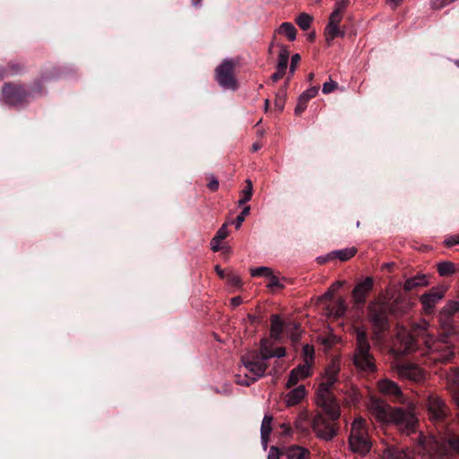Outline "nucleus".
<instances>
[{
	"label": "nucleus",
	"mask_w": 459,
	"mask_h": 459,
	"mask_svg": "<svg viewBox=\"0 0 459 459\" xmlns=\"http://www.w3.org/2000/svg\"><path fill=\"white\" fill-rule=\"evenodd\" d=\"M429 323L421 320L413 325L411 332L405 328H398L396 338L394 342L393 351L396 354H405L414 351L417 349V338H422L431 359L434 361L448 362L454 356L452 346L446 340V336H442L436 340L428 332Z\"/></svg>",
	"instance_id": "1"
},
{
	"label": "nucleus",
	"mask_w": 459,
	"mask_h": 459,
	"mask_svg": "<svg viewBox=\"0 0 459 459\" xmlns=\"http://www.w3.org/2000/svg\"><path fill=\"white\" fill-rule=\"evenodd\" d=\"M339 371V364L335 361L327 366L324 379L319 385L316 397L317 405L330 412L333 419L340 418L341 415L340 406L331 394L333 385L338 380Z\"/></svg>",
	"instance_id": "2"
},
{
	"label": "nucleus",
	"mask_w": 459,
	"mask_h": 459,
	"mask_svg": "<svg viewBox=\"0 0 459 459\" xmlns=\"http://www.w3.org/2000/svg\"><path fill=\"white\" fill-rule=\"evenodd\" d=\"M355 351L352 356L353 364L361 371L371 373L376 370L375 359L370 351L367 331L362 327L355 329Z\"/></svg>",
	"instance_id": "3"
},
{
	"label": "nucleus",
	"mask_w": 459,
	"mask_h": 459,
	"mask_svg": "<svg viewBox=\"0 0 459 459\" xmlns=\"http://www.w3.org/2000/svg\"><path fill=\"white\" fill-rule=\"evenodd\" d=\"M241 362L245 368L250 373V376L247 374L244 377L238 375L236 377V382L240 385L248 386L252 385L257 379L264 377L266 369L268 368L267 362L259 358L256 351H253L243 356L241 358Z\"/></svg>",
	"instance_id": "4"
},
{
	"label": "nucleus",
	"mask_w": 459,
	"mask_h": 459,
	"mask_svg": "<svg viewBox=\"0 0 459 459\" xmlns=\"http://www.w3.org/2000/svg\"><path fill=\"white\" fill-rule=\"evenodd\" d=\"M349 446L353 453L360 455H367L371 448L366 420L361 417L355 419L351 423Z\"/></svg>",
	"instance_id": "5"
},
{
	"label": "nucleus",
	"mask_w": 459,
	"mask_h": 459,
	"mask_svg": "<svg viewBox=\"0 0 459 459\" xmlns=\"http://www.w3.org/2000/svg\"><path fill=\"white\" fill-rule=\"evenodd\" d=\"M415 409V404L412 403H410L406 409L394 407L388 423L395 425L405 435L415 432L418 423Z\"/></svg>",
	"instance_id": "6"
},
{
	"label": "nucleus",
	"mask_w": 459,
	"mask_h": 459,
	"mask_svg": "<svg viewBox=\"0 0 459 459\" xmlns=\"http://www.w3.org/2000/svg\"><path fill=\"white\" fill-rule=\"evenodd\" d=\"M326 410L323 412L317 413L312 420L311 427L316 436L322 440L330 441L338 433L339 426L337 420Z\"/></svg>",
	"instance_id": "7"
},
{
	"label": "nucleus",
	"mask_w": 459,
	"mask_h": 459,
	"mask_svg": "<svg viewBox=\"0 0 459 459\" xmlns=\"http://www.w3.org/2000/svg\"><path fill=\"white\" fill-rule=\"evenodd\" d=\"M368 308L376 335H379L389 328V313L397 312L393 307L381 301L371 302Z\"/></svg>",
	"instance_id": "8"
},
{
	"label": "nucleus",
	"mask_w": 459,
	"mask_h": 459,
	"mask_svg": "<svg viewBox=\"0 0 459 459\" xmlns=\"http://www.w3.org/2000/svg\"><path fill=\"white\" fill-rule=\"evenodd\" d=\"M349 0H340L335 2L334 9L329 16L328 24L325 27V34L327 41H331L337 37H343L344 32L339 28L342 20V13L349 6Z\"/></svg>",
	"instance_id": "9"
},
{
	"label": "nucleus",
	"mask_w": 459,
	"mask_h": 459,
	"mask_svg": "<svg viewBox=\"0 0 459 459\" xmlns=\"http://www.w3.org/2000/svg\"><path fill=\"white\" fill-rule=\"evenodd\" d=\"M426 409L429 419L433 423H445L450 415V409L446 403L435 394L428 396Z\"/></svg>",
	"instance_id": "10"
},
{
	"label": "nucleus",
	"mask_w": 459,
	"mask_h": 459,
	"mask_svg": "<svg viewBox=\"0 0 459 459\" xmlns=\"http://www.w3.org/2000/svg\"><path fill=\"white\" fill-rule=\"evenodd\" d=\"M28 97L29 92L22 85L6 82L2 88L0 100L8 106L16 107L26 103Z\"/></svg>",
	"instance_id": "11"
},
{
	"label": "nucleus",
	"mask_w": 459,
	"mask_h": 459,
	"mask_svg": "<svg viewBox=\"0 0 459 459\" xmlns=\"http://www.w3.org/2000/svg\"><path fill=\"white\" fill-rule=\"evenodd\" d=\"M235 64L231 59H224L215 69V79L225 90H236L237 80L234 76Z\"/></svg>",
	"instance_id": "12"
},
{
	"label": "nucleus",
	"mask_w": 459,
	"mask_h": 459,
	"mask_svg": "<svg viewBox=\"0 0 459 459\" xmlns=\"http://www.w3.org/2000/svg\"><path fill=\"white\" fill-rule=\"evenodd\" d=\"M450 448L459 454V437H449L446 441H435L429 446L431 459H449Z\"/></svg>",
	"instance_id": "13"
},
{
	"label": "nucleus",
	"mask_w": 459,
	"mask_h": 459,
	"mask_svg": "<svg viewBox=\"0 0 459 459\" xmlns=\"http://www.w3.org/2000/svg\"><path fill=\"white\" fill-rule=\"evenodd\" d=\"M392 368L401 378L420 381L423 377L421 368L414 364L396 362Z\"/></svg>",
	"instance_id": "14"
},
{
	"label": "nucleus",
	"mask_w": 459,
	"mask_h": 459,
	"mask_svg": "<svg viewBox=\"0 0 459 459\" xmlns=\"http://www.w3.org/2000/svg\"><path fill=\"white\" fill-rule=\"evenodd\" d=\"M373 285L374 281L372 277H366L355 285L351 297L356 306L360 307L365 304L368 295L373 289Z\"/></svg>",
	"instance_id": "15"
},
{
	"label": "nucleus",
	"mask_w": 459,
	"mask_h": 459,
	"mask_svg": "<svg viewBox=\"0 0 459 459\" xmlns=\"http://www.w3.org/2000/svg\"><path fill=\"white\" fill-rule=\"evenodd\" d=\"M393 409L394 407L377 399H371L368 404L370 413L378 421L385 423H388Z\"/></svg>",
	"instance_id": "16"
},
{
	"label": "nucleus",
	"mask_w": 459,
	"mask_h": 459,
	"mask_svg": "<svg viewBox=\"0 0 459 459\" xmlns=\"http://www.w3.org/2000/svg\"><path fill=\"white\" fill-rule=\"evenodd\" d=\"M378 389L382 394L392 396L398 402L404 403L402 390L394 381L389 379H383L379 381Z\"/></svg>",
	"instance_id": "17"
},
{
	"label": "nucleus",
	"mask_w": 459,
	"mask_h": 459,
	"mask_svg": "<svg viewBox=\"0 0 459 459\" xmlns=\"http://www.w3.org/2000/svg\"><path fill=\"white\" fill-rule=\"evenodd\" d=\"M318 93V87L313 86L302 92L299 99L294 110L296 116H300L307 108L308 101L315 98Z\"/></svg>",
	"instance_id": "18"
},
{
	"label": "nucleus",
	"mask_w": 459,
	"mask_h": 459,
	"mask_svg": "<svg viewBox=\"0 0 459 459\" xmlns=\"http://www.w3.org/2000/svg\"><path fill=\"white\" fill-rule=\"evenodd\" d=\"M310 366L308 364L299 365L293 368L289 376L287 387H291L298 384L299 381L306 378L310 375Z\"/></svg>",
	"instance_id": "19"
},
{
	"label": "nucleus",
	"mask_w": 459,
	"mask_h": 459,
	"mask_svg": "<svg viewBox=\"0 0 459 459\" xmlns=\"http://www.w3.org/2000/svg\"><path fill=\"white\" fill-rule=\"evenodd\" d=\"M443 298V294L439 291H431L420 297V302L426 313L429 314L433 311L436 304Z\"/></svg>",
	"instance_id": "20"
},
{
	"label": "nucleus",
	"mask_w": 459,
	"mask_h": 459,
	"mask_svg": "<svg viewBox=\"0 0 459 459\" xmlns=\"http://www.w3.org/2000/svg\"><path fill=\"white\" fill-rule=\"evenodd\" d=\"M273 416L271 414H265L261 424V442L264 449H266L269 437L272 432Z\"/></svg>",
	"instance_id": "21"
},
{
	"label": "nucleus",
	"mask_w": 459,
	"mask_h": 459,
	"mask_svg": "<svg viewBox=\"0 0 459 459\" xmlns=\"http://www.w3.org/2000/svg\"><path fill=\"white\" fill-rule=\"evenodd\" d=\"M428 284L429 281L426 274H417L404 281L403 289L406 291H411L416 288L427 286Z\"/></svg>",
	"instance_id": "22"
},
{
	"label": "nucleus",
	"mask_w": 459,
	"mask_h": 459,
	"mask_svg": "<svg viewBox=\"0 0 459 459\" xmlns=\"http://www.w3.org/2000/svg\"><path fill=\"white\" fill-rule=\"evenodd\" d=\"M326 309L329 316H333L334 317H342L347 311V305L344 299L339 298L333 303L328 305Z\"/></svg>",
	"instance_id": "23"
},
{
	"label": "nucleus",
	"mask_w": 459,
	"mask_h": 459,
	"mask_svg": "<svg viewBox=\"0 0 459 459\" xmlns=\"http://www.w3.org/2000/svg\"><path fill=\"white\" fill-rule=\"evenodd\" d=\"M284 455L287 459H309V451L299 446H291L286 448Z\"/></svg>",
	"instance_id": "24"
},
{
	"label": "nucleus",
	"mask_w": 459,
	"mask_h": 459,
	"mask_svg": "<svg viewBox=\"0 0 459 459\" xmlns=\"http://www.w3.org/2000/svg\"><path fill=\"white\" fill-rule=\"evenodd\" d=\"M305 394L306 391L303 385H299L289 392L285 397L287 406H294L298 404L304 398Z\"/></svg>",
	"instance_id": "25"
},
{
	"label": "nucleus",
	"mask_w": 459,
	"mask_h": 459,
	"mask_svg": "<svg viewBox=\"0 0 459 459\" xmlns=\"http://www.w3.org/2000/svg\"><path fill=\"white\" fill-rule=\"evenodd\" d=\"M357 253L355 247H347L336 251H333L328 254V258L339 259L340 261H347L353 257Z\"/></svg>",
	"instance_id": "26"
},
{
	"label": "nucleus",
	"mask_w": 459,
	"mask_h": 459,
	"mask_svg": "<svg viewBox=\"0 0 459 459\" xmlns=\"http://www.w3.org/2000/svg\"><path fill=\"white\" fill-rule=\"evenodd\" d=\"M4 77L14 76L24 71V66L19 63L10 62L5 66L1 67Z\"/></svg>",
	"instance_id": "27"
},
{
	"label": "nucleus",
	"mask_w": 459,
	"mask_h": 459,
	"mask_svg": "<svg viewBox=\"0 0 459 459\" xmlns=\"http://www.w3.org/2000/svg\"><path fill=\"white\" fill-rule=\"evenodd\" d=\"M283 325L279 316L273 315L271 316V336L276 340L280 339L282 333Z\"/></svg>",
	"instance_id": "28"
},
{
	"label": "nucleus",
	"mask_w": 459,
	"mask_h": 459,
	"mask_svg": "<svg viewBox=\"0 0 459 459\" xmlns=\"http://www.w3.org/2000/svg\"><path fill=\"white\" fill-rule=\"evenodd\" d=\"M290 52L288 48L286 46L280 45V53L276 68H278V70H283L286 72Z\"/></svg>",
	"instance_id": "29"
},
{
	"label": "nucleus",
	"mask_w": 459,
	"mask_h": 459,
	"mask_svg": "<svg viewBox=\"0 0 459 459\" xmlns=\"http://www.w3.org/2000/svg\"><path fill=\"white\" fill-rule=\"evenodd\" d=\"M455 315L459 316V301H449L447 304L442 308V318L443 320L446 317H452Z\"/></svg>",
	"instance_id": "30"
},
{
	"label": "nucleus",
	"mask_w": 459,
	"mask_h": 459,
	"mask_svg": "<svg viewBox=\"0 0 459 459\" xmlns=\"http://www.w3.org/2000/svg\"><path fill=\"white\" fill-rule=\"evenodd\" d=\"M253 195V184L250 179L246 180V186L245 188L240 192V198L238 202V204L239 206L245 204L248 201L251 200Z\"/></svg>",
	"instance_id": "31"
},
{
	"label": "nucleus",
	"mask_w": 459,
	"mask_h": 459,
	"mask_svg": "<svg viewBox=\"0 0 459 459\" xmlns=\"http://www.w3.org/2000/svg\"><path fill=\"white\" fill-rule=\"evenodd\" d=\"M280 34L285 35L290 41L296 39L297 30L290 22H283L278 29Z\"/></svg>",
	"instance_id": "32"
},
{
	"label": "nucleus",
	"mask_w": 459,
	"mask_h": 459,
	"mask_svg": "<svg viewBox=\"0 0 459 459\" xmlns=\"http://www.w3.org/2000/svg\"><path fill=\"white\" fill-rule=\"evenodd\" d=\"M437 272L440 276H450L455 273V264L448 261L440 262L437 264Z\"/></svg>",
	"instance_id": "33"
},
{
	"label": "nucleus",
	"mask_w": 459,
	"mask_h": 459,
	"mask_svg": "<svg viewBox=\"0 0 459 459\" xmlns=\"http://www.w3.org/2000/svg\"><path fill=\"white\" fill-rule=\"evenodd\" d=\"M383 459H409V457L403 450L388 447L383 453Z\"/></svg>",
	"instance_id": "34"
},
{
	"label": "nucleus",
	"mask_w": 459,
	"mask_h": 459,
	"mask_svg": "<svg viewBox=\"0 0 459 459\" xmlns=\"http://www.w3.org/2000/svg\"><path fill=\"white\" fill-rule=\"evenodd\" d=\"M273 351H272V344L267 339H263L261 341L259 353H257L259 358L266 361L267 359L273 358Z\"/></svg>",
	"instance_id": "35"
},
{
	"label": "nucleus",
	"mask_w": 459,
	"mask_h": 459,
	"mask_svg": "<svg viewBox=\"0 0 459 459\" xmlns=\"http://www.w3.org/2000/svg\"><path fill=\"white\" fill-rule=\"evenodd\" d=\"M250 274L253 277H265L269 278L273 274V270L267 266H260L250 269Z\"/></svg>",
	"instance_id": "36"
},
{
	"label": "nucleus",
	"mask_w": 459,
	"mask_h": 459,
	"mask_svg": "<svg viewBox=\"0 0 459 459\" xmlns=\"http://www.w3.org/2000/svg\"><path fill=\"white\" fill-rule=\"evenodd\" d=\"M312 18L307 13H301L296 20L297 24L303 30H307L309 29L311 25Z\"/></svg>",
	"instance_id": "37"
},
{
	"label": "nucleus",
	"mask_w": 459,
	"mask_h": 459,
	"mask_svg": "<svg viewBox=\"0 0 459 459\" xmlns=\"http://www.w3.org/2000/svg\"><path fill=\"white\" fill-rule=\"evenodd\" d=\"M304 364H308L311 367L314 359V348L311 345L306 344L303 346Z\"/></svg>",
	"instance_id": "38"
},
{
	"label": "nucleus",
	"mask_w": 459,
	"mask_h": 459,
	"mask_svg": "<svg viewBox=\"0 0 459 459\" xmlns=\"http://www.w3.org/2000/svg\"><path fill=\"white\" fill-rule=\"evenodd\" d=\"M386 303L397 311L396 313H389V315L399 316L405 312V310L403 308V300L399 297L394 299L392 302Z\"/></svg>",
	"instance_id": "39"
},
{
	"label": "nucleus",
	"mask_w": 459,
	"mask_h": 459,
	"mask_svg": "<svg viewBox=\"0 0 459 459\" xmlns=\"http://www.w3.org/2000/svg\"><path fill=\"white\" fill-rule=\"evenodd\" d=\"M226 281L228 285L230 287L239 288L241 286L240 277L238 274L233 273L231 272L228 273Z\"/></svg>",
	"instance_id": "40"
},
{
	"label": "nucleus",
	"mask_w": 459,
	"mask_h": 459,
	"mask_svg": "<svg viewBox=\"0 0 459 459\" xmlns=\"http://www.w3.org/2000/svg\"><path fill=\"white\" fill-rule=\"evenodd\" d=\"M285 95H286L285 89H283L282 91H279L276 94L275 100H274V105H275V108L279 111H282L283 110V108H284V105H285Z\"/></svg>",
	"instance_id": "41"
},
{
	"label": "nucleus",
	"mask_w": 459,
	"mask_h": 459,
	"mask_svg": "<svg viewBox=\"0 0 459 459\" xmlns=\"http://www.w3.org/2000/svg\"><path fill=\"white\" fill-rule=\"evenodd\" d=\"M250 207L248 205L245 206L240 214L237 216L236 220L232 222L236 229H239L245 220V217L249 214Z\"/></svg>",
	"instance_id": "42"
},
{
	"label": "nucleus",
	"mask_w": 459,
	"mask_h": 459,
	"mask_svg": "<svg viewBox=\"0 0 459 459\" xmlns=\"http://www.w3.org/2000/svg\"><path fill=\"white\" fill-rule=\"evenodd\" d=\"M456 0H430L429 4L433 10H440Z\"/></svg>",
	"instance_id": "43"
},
{
	"label": "nucleus",
	"mask_w": 459,
	"mask_h": 459,
	"mask_svg": "<svg viewBox=\"0 0 459 459\" xmlns=\"http://www.w3.org/2000/svg\"><path fill=\"white\" fill-rule=\"evenodd\" d=\"M447 380L455 385L457 390H459V369L452 368L447 375Z\"/></svg>",
	"instance_id": "44"
},
{
	"label": "nucleus",
	"mask_w": 459,
	"mask_h": 459,
	"mask_svg": "<svg viewBox=\"0 0 459 459\" xmlns=\"http://www.w3.org/2000/svg\"><path fill=\"white\" fill-rule=\"evenodd\" d=\"M337 82L330 80L323 84L322 91L325 94H329L337 88Z\"/></svg>",
	"instance_id": "45"
},
{
	"label": "nucleus",
	"mask_w": 459,
	"mask_h": 459,
	"mask_svg": "<svg viewBox=\"0 0 459 459\" xmlns=\"http://www.w3.org/2000/svg\"><path fill=\"white\" fill-rule=\"evenodd\" d=\"M229 235V231H228V225L226 223H224L219 230L218 231L216 232L215 234V238H216V241L219 239V240H223L224 238H226Z\"/></svg>",
	"instance_id": "46"
},
{
	"label": "nucleus",
	"mask_w": 459,
	"mask_h": 459,
	"mask_svg": "<svg viewBox=\"0 0 459 459\" xmlns=\"http://www.w3.org/2000/svg\"><path fill=\"white\" fill-rule=\"evenodd\" d=\"M283 455V453L277 447V446H271L267 459H281V456Z\"/></svg>",
	"instance_id": "47"
},
{
	"label": "nucleus",
	"mask_w": 459,
	"mask_h": 459,
	"mask_svg": "<svg viewBox=\"0 0 459 459\" xmlns=\"http://www.w3.org/2000/svg\"><path fill=\"white\" fill-rule=\"evenodd\" d=\"M301 338V331L298 325H293V331L290 333V339L293 343L299 342Z\"/></svg>",
	"instance_id": "48"
},
{
	"label": "nucleus",
	"mask_w": 459,
	"mask_h": 459,
	"mask_svg": "<svg viewBox=\"0 0 459 459\" xmlns=\"http://www.w3.org/2000/svg\"><path fill=\"white\" fill-rule=\"evenodd\" d=\"M439 320H440V324L442 325V327L449 332L452 330L453 328V324H452V317H446V319L443 320L442 318V311L440 312V316H439Z\"/></svg>",
	"instance_id": "49"
},
{
	"label": "nucleus",
	"mask_w": 459,
	"mask_h": 459,
	"mask_svg": "<svg viewBox=\"0 0 459 459\" xmlns=\"http://www.w3.org/2000/svg\"><path fill=\"white\" fill-rule=\"evenodd\" d=\"M268 279L270 280L267 285L269 289L282 288L283 285L281 283L279 278L273 275V273Z\"/></svg>",
	"instance_id": "50"
},
{
	"label": "nucleus",
	"mask_w": 459,
	"mask_h": 459,
	"mask_svg": "<svg viewBox=\"0 0 459 459\" xmlns=\"http://www.w3.org/2000/svg\"><path fill=\"white\" fill-rule=\"evenodd\" d=\"M445 244L446 247H451L459 244V234L453 235L446 238Z\"/></svg>",
	"instance_id": "51"
},
{
	"label": "nucleus",
	"mask_w": 459,
	"mask_h": 459,
	"mask_svg": "<svg viewBox=\"0 0 459 459\" xmlns=\"http://www.w3.org/2000/svg\"><path fill=\"white\" fill-rule=\"evenodd\" d=\"M299 61H300V56L299 54H295L291 56V62H290V74H294V72L296 70V66Z\"/></svg>",
	"instance_id": "52"
},
{
	"label": "nucleus",
	"mask_w": 459,
	"mask_h": 459,
	"mask_svg": "<svg viewBox=\"0 0 459 459\" xmlns=\"http://www.w3.org/2000/svg\"><path fill=\"white\" fill-rule=\"evenodd\" d=\"M207 186L212 191H216L219 188V181L214 176H211L209 178V182L207 184Z\"/></svg>",
	"instance_id": "53"
},
{
	"label": "nucleus",
	"mask_w": 459,
	"mask_h": 459,
	"mask_svg": "<svg viewBox=\"0 0 459 459\" xmlns=\"http://www.w3.org/2000/svg\"><path fill=\"white\" fill-rule=\"evenodd\" d=\"M221 241L222 240H219V239L216 241V238L215 237L212 238V239L211 241V248L213 252H217L220 250V245H221Z\"/></svg>",
	"instance_id": "54"
},
{
	"label": "nucleus",
	"mask_w": 459,
	"mask_h": 459,
	"mask_svg": "<svg viewBox=\"0 0 459 459\" xmlns=\"http://www.w3.org/2000/svg\"><path fill=\"white\" fill-rule=\"evenodd\" d=\"M285 74V71L283 70H278V68H276V72L272 75V80L273 82H277L278 80H280L281 78L283 77Z\"/></svg>",
	"instance_id": "55"
},
{
	"label": "nucleus",
	"mask_w": 459,
	"mask_h": 459,
	"mask_svg": "<svg viewBox=\"0 0 459 459\" xmlns=\"http://www.w3.org/2000/svg\"><path fill=\"white\" fill-rule=\"evenodd\" d=\"M285 354H286L285 349L282 347H279L275 351H273V357L282 358L285 356Z\"/></svg>",
	"instance_id": "56"
},
{
	"label": "nucleus",
	"mask_w": 459,
	"mask_h": 459,
	"mask_svg": "<svg viewBox=\"0 0 459 459\" xmlns=\"http://www.w3.org/2000/svg\"><path fill=\"white\" fill-rule=\"evenodd\" d=\"M335 289H330L321 297V299H331L333 297Z\"/></svg>",
	"instance_id": "57"
},
{
	"label": "nucleus",
	"mask_w": 459,
	"mask_h": 459,
	"mask_svg": "<svg viewBox=\"0 0 459 459\" xmlns=\"http://www.w3.org/2000/svg\"><path fill=\"white\" fill-rule=\"evenodd\" d=\"M403 1V0H386V3L391 6V8L395 9L402 4Z\"/></svg>",
	"instance_id": "58"
},
{
	"label": "nucleus",
	"mask_w": 459,
	"mask_h": 459,
	"mask_svg": "<svg viewBox=\"0 0 459 459\" xmlns=\"http://www.w3.org/2000/svg\"><path fill=\"white\" fill-rule=\"evenodd\" d=\"M215 271L220 278L226 280L228 273H226L219 265L215 266Z\"/></svg>",
	"instance_id": "59"
},
{
	"label": "nucleus",
	"mask_w": 459,
	"mask_h": 459,
	"mask_svg": "<svg viewBox=\"0 0 459 459\" xmlns=\"http://www.w3.org/2000/svg\"><path fill=\"white\" fill-rule=\"evenodd\" d=\"M230 303L233 307H238L242 303V298L240 296L233 297Z\"/></svg>",
	"instance_id": "60"
},
{
	"label": "nucleus",
	"mask_w": 459,
	"mask_h": 459,
	"mask_svg": "<svg viewBox=\"0 0 459 459\" xmlns=\"http://www.w3.org/2000/svg\"><path fill=\"white\" fill-rule=\"evenodd\" d=\"M281 428L282 429V430L285 434H289L290 432V428L288 425H286L285 423L281 424Z\"/></svg>",
	"instance_id": "61"
},
{
	"label": "nucleus",
	"mask_w": 459,
	"mask_h": 459,
	"mask_svg": "<svg viewBox=\"0 0 459 459\" xmlns=\"http://www.w3.org/2000/svg\"><path fill=\"white\" fill-rule=\"evenodd\" d=\"M342 286V281H335L332 286L331 288L332 289H335V291L341 288Z\"/></svg>",
	"instance_id": "62"
},
{
	"label": "nucleus",
	"mask_w": 459,
	"mask_h": 459,
	"mask_svg": "<svg viewBox=\"0 0 459 459\" xmlns=\"http://www.w3.org/2000/svg\"><path fill=\"white\" fill-rule=\"evenodd\" d=\"M261 148V144L259 143H255L252 145V151L256 152Z\"/></svg>",
	"instance_id": "63"
},
{
	"label": "nucleus",
	"mask_w": 459,
	"mask_h": 459,
	"mask_svg": "<svg viewBox=\"0 0 459 459\" xmlns=\"http://www.w3.org/2000/svg\"><path fill=\"white\" fill-rule=\"evenodd\" d=\"M331 258H328V255L325 256V257H318L317 260L319 261V263H325L326 262L327 260H330Z\"/></svg>",
	"instance_id": "64"
}]
</instances>
